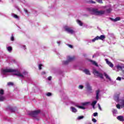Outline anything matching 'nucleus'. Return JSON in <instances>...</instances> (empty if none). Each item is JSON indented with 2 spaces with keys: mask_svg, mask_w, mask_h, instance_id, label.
<instances>
[{
  "mask_svg": "<svg viewBox=\"0 0 124 124\" xmlns=\"http://www.w3.org/2000/svg\"><path fill=\"white\" fill-rule=\"evenodd\" d=\"M3 73H13V72H15L14 73V75H16V76H18L19 77L24 78V75L21 74L19 71H16L15 70L12 69H6L2 70Z\"/></svg>",
  "mask_w": 124,
  "mask_h": 124,
  "instance_id": "f257e3e1",
  "label": "nucleus"
},
{
  "mask_svg": "<svg viewBox=\"0 0 124 124\" xmlns=\"http://www.w3.org/2000/svg\"><path fill=\"white\" fill-rule=\"evenodd\" d=\"M92 12L95 14V15H97V16H100V15H103L105 14V11L100 10L98 11V9H92Z\"/></svg>",
  "mask_w": 124,
  "mask_h": 124,
  "instance_id": "f03ea898",
  "label": "nucleus"
},
{
  "mask_svg": "<svg viewBox=\"0 0 124 124\" xmlns=\"http://www.w3.org/2000/svg\"><path fill=\"white\" fill-rule=\"evenodd\" d=\"M41 112L40 109H38L37 110H34L30 112V113H29V115L30 116H31V117H33L34 118H35L38 116V114H40V113Z\"/></svg>",
  "mask_w": 124,
  "mask_h": 124,
  "instance_id": "7ed1b4c3",
  "label": "nucleus"
},
{
  "mask_svg": "<svg viewBox=\"0 0 124 124\" xmlns=\"http://www.w3.org/2000/svg\"><path fill=\"white\" fill-rule=\"evenodd\" d=\"M104 40L105 39V35H101L100 36H97L92 40V42H94L96 40Z\"/></svg>",
  "mask_w": 124,
  "mask_h": 124,
  "instance_id": "20e7f679",
  "label": "nucleus"
},
{
  "mask_svg": "<svg viewBox=\"0 0 124 124\" xmlns=\"http://www.w3.org/2000/svg\"><path fill=\"white\" fill-rule=\"evenodd\" d=\"M75 60V57L73 56L72 57L69 56L68 57L67 60L66 61H64L63 62V64H68L69 62H72V61H74Z\"/></svg>",
  "mask_w": 124,
  "mask_h": 124,
  "instance_id": "39448f33",
  "label": "nucleus"
},
{
  "mask_svg": "<svg viewBox=\"0 0 124 124\" xmlns=\"http://www.w3.org/2000/svg\"><path fill=\"white\" fill-rule=\"evenodd\" d=\"M93 73L95 76H97V77H100V78H101V79H103V74L99 73V72H98L96 70H94L93 71Z\"/></svg>",
  "mask_w": 124,
  "mask_h": 124,
  "instance_id": "423d86ee",
  "label": "nucleus"
},
{
  "mask_svg": "<svg viewBox=\"0 0 124 124\" xmlns=\"http://www.w3.org/2000/svg\"><path fill=\"white\" fill-rule=\"evenodd\" d=\"M105 61L106 62V63H107L108 65L110 66V67H111V68L114 67V64L112 63V62H110V61H108V59H105Z\"/></svg>",
  "mask_w": 124,
  "mask_h": 124,
  "instance_id": "0eeeda50",
  "label": "nucleus"
},
{
  "mask_svg": "<svg viewBox=\"0 0 124 124\" xmlns=\"http://www.w3.org/2000/svg\"><path fill=\"white\" fill-rule=\"evenodd\" d=\"M99 93H100V90H97L96 91V99L98 100L99 99Z\"/></svg>",
  "mask_w": 124,
  "mask_h": 124,
  "instance_id": "6e6552de",
  "label": "nucleus"
},
{
  "mask_svg": "<svg viewBox=\"0 0 124 124\" xmlns=\"http://www.w3.org/2000/svg\"><path fill=\"white\" fill-rule=\"evenodd\" d=\"M117 120H118V121H120V122H124V118L123 116L120 115V116H118L117 117Z\"/></svg>",
  "mask_w": 124,
  "mask_h": 124,
  "instance_id": "1a4fd4ad",
  "label": "nucleus"
},
{
  "mask_svg": "<svg viewBox=\"0 0 124 124\" xmlns=\"http://www.w3.org/2000/svg\"><path fill=\"white\" fill-rule=\"evenodd\" d=\"M65 31H67L69 33H73V31L70 28H65Z\"/></svg>",
  "mask_w": 124,
  "mask_h": 124,
  "instance_id": "9d476101",
  "label": "nucleus"
},
{
  "mask_svg": "<svg viewBox=\"0 0 124 124\" xmlns=\"http://www.w3.org/2000/svg\"><path fill=\"white\" fill-rule=\"evenodd\" d=\"M83 72H84L85 74H87V75H91V72H90L89 70L87 69H84Z\"/></svg>",
  "mask_w": 124,
  "mask_h": 124,
  "instance_id": "9b49d317",
  "label": "nucleus"
},
{
  "mask_svg": "<svg viewBox=\"0 0 124 124\" xmlns=\"http://www.w3.org/2000/svg\"><path fill=\"white\" fill-rule=\"evenodd\" d=\"M112 21H113V22H117V21H120L121 20V17H117L115 18V19L114 18H111Z\"/></svg>",
  "mask_w": 124,
  "mask_h": 124,
  "instance_id": "f8f14e48",
  "label": "nucleus"
},
{
  "mask_svg": "<svg viewBox=\"0 0 124 124\" xmlns=\"http://www.w3.org/2000/svg\"><path fill=\"white\" fill-rule=\"evenodd\" d=\"M90 62H92V64L93 65H95V66H97V67H98V64H97V63H96V62L95 61H93V60H90Z\"/></svg>",
  "mask_w": 124,
  "mask_h": 124,
  "instance_id": "ddd939ff",
  "label": "nucleus"
},
{
  "mask_svg": "<svg viewBox=\"0 0 124 124\" xmlns=\"http://www.w3.org/2000/svg\"><path fill=\"white\" fill-rule=\"evenodd\" d=\"M71 109H72V111L73 113H76V112H77V109H76L75 108L73 107H71Z\"/></svg>",
  "mask_w": 124,
  "mask_h": 124,
  "instance_id": "4468645a",
  "label": "nucleus"
},
{
  "mask_svg": "<svg viewBox=\"0 0 124 124\" xmlns=\"http://www.w3.org/2000/svg\"><path fill=\"white\" fill-rule=\"evenodd\" d=\"M77 22L78 24V25H79V26H83V23H82L81 20H79V19H78L77 20Z\"/></svg>",
  "mask_w": 124,
  "mask_h": 124,
  "instance_id": "2eb2a0df",
  "label": "nucleus"
},
{
  "mask_svg": "<svg viewBox=\"0 0 124 124\" xmlns=\"http://www.w3.org/2000/svg\"><path fill=\"white\" fill-rule=\"evenodd\" d=\"M87 90H89V91H92V86L90 85V84H87Z\"/></svg>",
  "mask_w": 124,
  "mask_h": 124,
  "instance_id": "dca6fc26",
  "label": "nucleus"
},
{
  "mask_svg": "<svg viewBox=\"0 0 124 124\" xmlns=\"http://www.w3.org/2000/svg\"><path fill=\"white\" fill-rule=\"evenodd\" d=\"M104 74L107 79H108V80H111V78H110V77H109V76H108L107 74H106V73H104Z\"/></svg>",
  "mask_w": 124,
  "mask_h": 124,
  "instance_id": "f3484780",
  "label": "nucleus"
},
{
  "mask_svg": "<svg viewBox=\"0 0 124 124\" xmlns=\"http://www.w3.org/2000/svg\"><path fill=\"white\" fill-rule=\"evenodd\" d=\"M96 103H97V101H93L92 103V106H93V107H94Z\"/></svg>",
  "mask_w": 124,
  "mask_h": 124,
  "instance_id": "a211bd4d",
  "label": "nucleus"
},
{
  "mask_svg": "<svg viewBox=\"0 0 124 124\" xmlns=\"http://www.w3.org/2000/svg\"><path fill=\"white\" fill-rule=\"evenodd\" d=\"M8 108L10 110V111H11V112H15L16 110V107H15V108H10L9 107H8Z\"/></svg>",
  "mask_w": 124,
  "mask_h": 124,
  "instance_id": "6ab92c4d",
  "label": "nucleus"
},
{
  "mask_svg": "<svg viewBox=\"0 0 124 124\" xmlns=\"http://www.w3.org/2000/svg\"><path fill=\"white\" fill-rule=\"evenodd\" d=\"M113 116H115L116 114H117V109H113L112 110Z\"/></svg>",
  "mask_w": 124,
  "mask_h": 124,
  "instance_id": "aec40b11",
  "label": "nucleus"
},
{
  "mask_svg": "<svg viewBox=\"0 0 124 124\" xmlns=\"http://www.w3.org/2000/svg\"><path fill=\"white\" fill-rule=\"evenodd\" d=\"M0 94L1 95H3V94H4V91L3 89L0 90Z\"/></svg>",
  "mask_w": 124,
  "mask_h": 124,
  "instance_id": "412c9836",
  "label": "nucleus"
},
{
  "mask_svg": "<svg viewBox=\"0 0 124 124\" xmlns=\"http://www.w3.org/2000/svg\"><path fill=\"white\" fill-rule=\"evenodd\" d=\"M119 94L114 96V99L116 101H119Z\"/></svg>",
  "mask_w": 124,
  "mask_h": 124,
  "instance_id": "4be33fe9",
  "label": "nucleus"
},
{
  "mask_svg": "<svg viewBox=\"0 0 124 124\" xmlns=\"http://www.w3.org/2000/svg\"><path fill=\"white\" fill-rule=\"evenodd\" d=\"M76 106V107H78V108H79V109H83V110L85 109V107L83 106H78V105H77Z\"/></svg>",
  "mask_w": 124,
  "mask_h": 124,
  "instance_id": "5701e85b",
  "label": "nucleus"
},
{
  "mask_svg": "<svg viewBox=\"0 0 124 124\" xmlns=\"http://www.w3.org/2000/svg\"><path fill=\"white\" fill-rule=\"evenodd\" d=\"M7 50L9 51V52L10 53L11 51H12V47L11 46H8L7 47Z\"/></svg>",
  "mask_w": 124,
  "mask_h": 124,
  "instance_id": "b1692460",
  "label": "nucleus"
},
{
  "mask_svg": "<svg viewBox=\"0 0 124 124\" xmlns=\"http://www.w3.org/2000/svg\"><path fill=\"white\" fill-rule=\"evenodd\" d=\"M5 99V98L2 96H0V101H3Z\"/></svg>",
  "mask_w": 124,
  "mask_h": 124,
  "instance_id": "393cba45",
  "label": "nucleus"
},
{
  "mask_svg": "<svg viewBox=\"0 0 124 124\" xmlns=\"http://www.w3.org/2000/svg\"><path fill=\"white\" fill-rule=\"evenodd\" d=\"M111 11H112V9L109 8L107 9V13H110Z\"/></svg>",
  "mask_w": 124,
  "mask_h": 124,
  "instance_id": "a878e982",
  "label": "nucleus"
},
{
  "mask_svg": "<svg viewBox=\"0 0 124 124\" xmlns=\"http://www.w3.org/2000/svg\"><path fill=\"white\" fill-rule=\"evenodd\" d=\"M117 69H123V67H122V66L120 65H118L116 66Z\"/></svg>",
  "mask_w": 124,
  "mask_h": 124,
  "instance_id": "bb28decb",
  "label": "nucleus"
},
{
  "mask_svg": "<svg viewBox=\"0 0 124 124\" xmlns=\"http://www.w3.org/2000/svg\"><path fill=\"white\" fill-rule=\"evenodd\" d=\"M43 65H42V64H40L39 65V70H41L42 69V66Z\"/></svg>",
  "mask_w": 124,
  "mask_h": 124,
  "instance_id": "cd10ccee",
  "label": "nucleus"
},
{
  "mask_svg": "<svg viewBox=\"0 0 124 124\" xmlns=\"http://www.w3.org/2000/svg\"><path fill=\"white\" fill-rule=\"evenodd\" d=\"M96 0L97 2H98V3H103L102 0Z\"/></svg>",
  "mask_w": 124,
  "mask_h": 124,
  "instance_id": "c85d7f7f",
  "label": "nucleus"
},
{
  "mask_svg": "<svg viewBox=\"0 0 124 124\" xmlns=\"http://www.w3.org/2000/svg\"><path fill=\"white\" fill-rule=\"evenodd\" d=\"M8 86H13V82H8Z\"/></svg>",
  "mask_w": 124,
  "mask_h": 124,
  "instance_id": "c756f323",
  "label": "nucleus"
},
{
  "mask_svg": "<svg viewBox=\"0 0 124 124\" xmlns=\"http://www.w3.org/2000/svg\"><path fill=\"white\" fill-rule=\"evenodd\" d=\"M82 119H84V116H79L78 117V120H82Z\"/></svg>",
  "mask_w": 124,
  "mask_h": 124,
  "instance_id": "7c9ffc66",
  "label": "nucleus"
},
{
  "mask_svg": "<svg viewBox=\"0 0 124 124\" xmlns=\"http://www.w3.org/2000/svg\"><path fill=\"white\" fill-rule=\"evenodd\" d=\"M98 115V113L97 112H94L93 114V117H97Z\"/></svg>",
  "mask_w": 124,
  "mask_h": 124,
  "instance_id": "2f4dec72",
  "label": "nucleus"
},
{
  "mask_svg": "<svg viewBox=\"0 0 124 124\" xmlns=\"http://www.w3.org/2000/svg\"><path fill=\"white\" fill-rule=\"evenodd\" d=\"M67 46H68V47H69V48H71V49L73 48V46L71 45L67 44Z\"/></svg>",
  "mask_w": 124,
  "mask_h": 124,
  "instance_id": "473e14b6",
  "label": "nucleus"
},
{
  "mask_svg": "<svg viewBox=\"0 0 124 124\" xmlns=\"http://www.w3.org/2000/svg\"><path fill=\"white\" fill-rule=\"evenodd\" d=\"M11 41H14V36H13V35H12V36L11 37Z\"/></svg>",
  "mask_w": 124,
  "mask_h": 124,
  "instance_id": "72a5a7b5",
  "label": "nucleus"
},
{
  "mask_svg": "<svg viewBox=\"0 0 124 124\" xmlns=\"http://www.w3.org/2000/svg\"><path fill=\"white\" fill-rule=\"evenodd\" d=\"M46 95L47 96H51V95H52V93H46Z\"/></svg>",
  "mask_w": 124,
  "mask_h": 124,
  "instance_id": "f704fd0d",
  "label": "nucleus"
},
{
  "mask_svg": "<svg viewBox=\"0 0 124 124\" xmlns=\"http://www.w3.org/2000/svg\"><path fill=\"white\" fill-rule=\"evenodd\" d=\"M116 107L118 109H121V105L120 104H117Z\"/></svg>",
  "mask_w": 124,
  "mask_h": 124,
  "instance_id": "c9c22d12",
  "label": "nucleus"
},
{
  "mask_svg": "<svg viewBox=\"0 0 124 124\" xmlns=\"http://www.w3.org/2000/svg\"><path fill=\"white\" fill-rule=\"evenodd\" d=\"M14 18H15L16 19H18V18H19V17L17 15H14Z\"/></svg>",
  "mask_w": 124,
  "mask_h": 124,
  "instance_id": "e433bc0d",
  "label": "nucleus"
},
{
  "mask_svg": "<svg viewBox=\"0 0 124 124\" xmlns=\"http://www.w3.org/2000/svg\"><path fill=\"white\" fill-rule=\"evenodd\" d=\"M92 122H93V123H96V122H97V121L96 120H95V118H93L92 119Z\"/></svg>",
  "mask_w": 124,
  "mask_h": 124,
  "instance_id": "4c0bfd02",
  "label": "nucleus"
},
{
  "mask_svg": "<svg viewBox=\"0 0 124 124\" xmlns=\"http://www.w3.org/2000/svg\"><path fill=\"white\" fill-rule=\"evenodd\" d=\"M47 79L49 81H51L52 80V77L50 76L47 78Z\"/></svg>",
  "mask_w": 124,
  "mask_h": 124,
  "instance_id": "58836bf2",
  "label": "nucleus"
},
{
  "mask_svg": "<svg viewBox=\"0 0 124 124\" xmlns=\"http://www.w3.org/2000/svg\"><path fill=\"white\" fill-rule=\"evenodd\" d=\"M79 89H80V90H82V89H83V88H84V86H83L82 85H79L78 86Z\"/></svg>",
  "mask_w": 124,
  "mask_h": 124,
  "instance_id": "ea45409f",
  "label": "nucleus"
},
{
  "mask_svg": "<svg viewBox=\"0 0 124 124\" xmlns=\"http://www.w3.org/2000/svg\"><path fill=\"white\" fill-rule=\"evenodd\" d=\"M117 80H118L119 81H121V80H122V78L120 77H118L117 78Z\"/></svg>",
  "mask_w": 124,
  "mask_h": 124,
  "instance_id": "a19ab883",
  "label": "nucleus"
},
{
  "mask_svg": "<svg viewBox=\"0 0 124 124\" xmlns=\"http://www.w3.org/2000/svg\"><path fill=\"white\" fill-rule=\"evenodd\" d=\"M90 3H95V2L94 1H93V0H90Z\"/></svg>",
  "mask_w": 124,
  "mask_h": 124,
  "instance_id": "79ce46f5",
  "label": "nucleus"
},
{
  "mask_svg": "<svg viewBox=\"0 0 124 124\" xmlns=\"http://www.w3.org/2000/svg\"><path fill=\"white\" fill-rule=\"evenodd\" d=\"M98 106L99 107V110H100L101 111L102 109H101V107H100V105L98 104Z\"/></svg>",
  "mask_w": 124,
  "mask_h": 124,
  "instance_id": "37998d69",
  "label": "nucleus"
},
{
  "mask_svg": "<svg viewBox=\"0 0 124 124\" xmlns=\"http://www.w3.org/2000/svg\"><path fill=\"white\" fill-rule=\"evenodd\" d=\"M24 11H25V13H28V11L27 9H24Z\"/></svg>",
  "mask_w": 124,
  "mask_h": 124,
  "instance_id": "c03bdc74",
  "label": "nucleus"
},
{
  "mask_svg": "<svg viewBox=\"0 0 124 124\" xmlns=\"http://www.w3.org/2000/svg\"><path fill=\"white\" fill-rule=\"evenodd\" d=\"M87 104H89V103H84L83 105H87Z\"/></svg>",
  "mask_w": 124,
  "mask_h": 124,
  "instance_id": "a18cd8bd",
  "label": "nucleus"
},
{
  "mask_svg": "<svg viewBox=\"0 0 124 124\" xmlns=\"http://www.w3.org/2000/svg\"><path fill=\"white\" fill-rule=\"evenodd\" d=\"M93 58H94V56L93 55Z\"/></svg>",
  "mask_w": 124,
  "mask_h": 124,
  "instance_id": "49530a36",
  "label": "nucleus"
},
{
  "mask_svg": "<svg viewBox=\"0 0 124 124\" xmlns=\"http://www.w3.org/2000/svg\"><path fill=\"white\" fill-rule=\"evenodd\" d=\"M123 107H124V104H123Z\"/></svg>",
  "mask_w": 124,
  "mask_h": 124,
  "instance_id": "de8ad7c7",
  "label": "nucleus"
},
{
  "mask_svg": "<svg viewBox=\"0 0 124 124\" xmlns=\"http://www.w3.org/2000/svg\"><path fill=\"white\" fill-rule=\"evenodd\" d=\"M58 43H59L60 44V42H58Z\"/></svg>",
  "mask_w": 124,
  "mask_h": 124,
  "instance_id": "09e8293b",
  "label": "nucleus"
},
{
  "mask_svg": "<svg viewBox=\"0 0 124 124\" xmlns=\"http://www.w3.org/2000/svg\"><path fill=\"white\" fill-rule=\"evenodd\" d=\"M93 108H94V107H93Z\"/></svg>",
  "mask_w": 124,
  "mask_h": 124,
  "instance_id": "8fccbe9b",
  "label": "nucleus"
}]
</instances>
